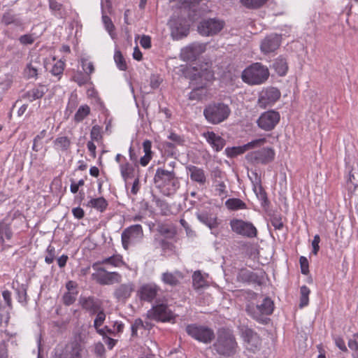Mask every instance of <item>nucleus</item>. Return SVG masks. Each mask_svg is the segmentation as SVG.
Instances as JSON below:
<instances>
[{
    "label": "nucleus",
    "mask_w": 358,
    "mask_h": 358,
    "mask_svg": "<svg viewBox=\"0 0 358 358\" xmlns=\"http://www.w3.org/2000/svg\"><path fill=\"white\" fill-rule=\"evenodd\" d=\"M48 90V88L46 85L39 84L25 92L23 95V98L29 102H32L36 99H41Z\"/></svg>",
    "instance_id": "5701e85b"
},
{
    "label": "nucleus",
    "mask_w": 358,
    "mask_h": 358,
    "mask_svg": "<svg viewBox=\"0 0 358 358\" xmlns=\"http://www.w3.org/2000/svg\"><path fill=\"white\" fill-rule=\"evenodd\" d=\"M310 294V290L307 286L303 285L301 287V288H300V303H299V307L301 308L308 305Z\"/></svg>",
    "instance_id": "e433bc0d"
},
{
    "label": "nucleus",
    "mask_w": 358,
    "mask_h": 358,
    "mask_svg": "<svg viewBox=\"0 0 358 358\" xmlns=\"http://www.w3.org/2000/svg\"><path fill=\"white\" fill-rule=\"evenodd\" d=\"M230 113L229 107L222 103H210L203 110V115L206 120L213 124L224 121L227 119Z\"/></svg>",
    "instance_id": "20e7f679"
},
{
    "label": "nucleus",
    "mask_w": 358,
    "mask_h": 358,
    "mask_svg": "<svg viewBox=\"0 0 358 358\" xmlns=\"http://www.w3.org/2000/svg\"><path fill=\"white\" fill-rule=\"evenodd\" d=\"M271 223L275 229L280 230L283 227L282 217L279 215H273L271 218Z\"/></svg>",
    "instance_id": "680f3d73"
},
{
    "label": "nucleus",
    "mask_w": 358,
    "mask_h": 358,
    "mask_svg": "<svg viewBox=\"0 0 358 358\" xmlns=\"http://www.w3.org/2000/svg\"><path fill=\"white\" fill-rule=\"evenodd\" d=\"M348 182L355 188L358 187V168H352L350 171Z\"/></svg>",
    "instance_id": "3c124183"
},
{
    "label": "nucleus",
    "mask_w": 358,
    "mask_h": 358,
    "mask_svg": "<svg viewBox=\"0 0 358 358\" xmlns=\"http://www.w3.org/2000/svg\"><path fill=\"white\" fill-rule=\"evenodd\" d=\"M334 342L336 345L343 352H346L348 350L344 340L341 337H336L334 338Z\"/></svg>",
    "instance_id": "774afa93"
},
{
    "label": "nucleus",
    "mask_w": 358,
    "mask_h": 358,
    "mask_svg": "<svg viewBox=\"0 0 358 358\" xmlns=\"http://www.w3.org/2000/svg\"><path fill=\"white\" fill-rule=\"evenodd\" d=\"M158 232L163 236H173L174 235L173 230L164 224H161L157 227Z\"/></svg>",
    "instance_id": "bf43d9fd"
},
{
    "label": "nucleus",
    "mask_w": 358,
    "mask_h": 358,
    "mask_svg": "<svg viewBox=\"0 0 358 358\" xmlns=\"http://www.w3.org/2000/svg\"><path fill=\"white\" fill-rule=\"evenodd\" d=\"M146 317L157 322H170L174 318V314L164 303L152 306L146 313Z\"/></svg>",
    "instance_id": "f8f14e48"
},
{
    "label": "nucleus",
    "mask_w": 358,
    "mask_h": 358,
    "mask_svg": "<svg viewBox=\"0 0 358 358\" xmlns=\"http://www.w3.org/2000/svg\"><path fill=\"white\" fill-rule=\"evenodd\" d=\"M225 26V22L218 18H209L201 21L198 25V32L203 36H212L220 33Z\"/></svg>",
    "instance_id": "0eeeda50"
},
{
    "label": "nucleus",
    "mask_w": 358,
    "mask_h": 358,
    "mask_svg": "<svg viewBox=\"0 0 358 358\" xmlns=\"http://www.w3.org/2000/svg\"><path fill=\"white\" fill-rule=\"evenodd\" d=\"M186 331L194 339L206 344L210 343L215 338L213 330L206 326L189 324L186 327Z\"/></svg>",
    "instance_id": "423d86ee"
},
{
    "label": "nucleus",
    "mask_w": 358,
    "mask_h": 358,
    "mask_svg": "<svg viewBox=\"0 0 358 358\" xmlns=\"http://www.w3.org/2000/svg\"><path fill=\"white\" fill-rule=\"evenodd\" d=\"M201 77L203 78L206 80L210 81L214 78V73L211 70L206 68L201 71Z\"/></svg>",
    "instance_id": "69168bd1"
},
{
    "label": "nucleus",
    "mask_w": 358,
    "mask_h": 358,
    "mask_svg": "<svg viewBox=\"0 0 358 358\" xmlns=\"http://www.w3.org/2000/svg\"><path fill=\"white\" fill-rule=\"evenodd\" d=\"M79 303L82 308L92 315L96 314L102 308L101 301L93 296H80Z\"/></svg>",
    "instance_id": "aec40b11"
},
{
    "label": "nucleus",
    "mask_w": 358,
    "mask_h": 358,
    "mask_svg": "<svg viewBox=\"0 0 358 358\" xmlns=\"http://www.w3.org/2000/svg\"><path fill=\"white\" fill-rule=\"evenodd\" d=\"M13 233L9 224L4 222H0V240L2 243L6 241H9L12 238Z\"/></svg>",
    "instance_id": "72a5a7b5"
},
{
    "label": "nucleus",
    "mask_w": 358,
    "mask_h": 358,
    "mask_svg": "<svg viewBox=\"0 0 358 358\" xmlns=\"http://www.w3.org/2000/svg\"><path fill=\"white\" fill-rule=\"evenodd\" d=\"M17 299L19 303L25 306L27 303V288L24 285H21L16 289Z\"/></svg>",
    "instance_id": "37998d69"
},
{
    "label": "nucleus",
    "mask_w": 358,
    "mask_h": 358,
    "mask_svg": "<svg viewBox=\"0 0 358 358\" xmlns=\"http://www.w3.org/2000/svg\"><path fill=\"white\" fill-rule=\"evenodd\" d=\"M2 296L3 300L5 301L6 305L12 308V298H11V292L8 290H4L2 292Z\"/></svg>",
    "instance_id": "338daca9"
},
{
    "label": "nucleus",
    "mask_w": 358,
    "mask_h": 358,
    "mask_svg": "<svg viewBox=\"0 0 358 358\" xmlns=\"http://www.w3.org/2000/svg\"><path fill=\"white\" fill-rule=\"evenodd\" d=\"M85 350L77 341L70 342L64 346L58 345L55 349L52 358H83Z\"/></svg>",
    "instance_id": "39448f33"
},
{
    "label": "nucleus",
    "mask_w": 358,
    "mask_h": 358,
    "mask_svg": "<svg viewBox=\"0 0 358 358\" xmlns=\"http://www.w3.org/2000/svg\"><path fill=\"white\" fill-rule=\"evenodd\" d=\"M206 90L203 87L194 89L189 94L190 100H201L206 95Z\"/></svg>",
    "instance_id": "09e8293b"
},
{
    "label": "nucleus",
    "mask_w": 358,
    "mask_h": 358,
    "mask_svg": "<svg viewBox=\"0 0 358 358\" xmlns=\"http://www.w3.org/2000/svg\"><path fill=\"white\" fill-rule=\"evenodd\" d=\"M19 41L22 45H31L35 41L34 34H27L22 35L19 38Z\"/></svg>",
    "instance_id": "13d9d810"
},
{
    "label": "nucleus",
    "mask_w": 358,
    "mask_h": 358,
    "mask_svg": "<svg viewBox=\"0 0 358 358\" xmlns=\"http://www.w3.org/2000/svg\"><path fill=\"white\" fill-rule=\"evenodd\" d=\"M213 348L216 353L223 357H231L235 355L238 343L233 332L227 329H220Z\"/></svg>",
    "instance_id": "f03ea898"
},
{
    "label": "nucleus",
    "mask_w": 358,
    "mask_h": 358,
    "mask_svg": "<svg viewBox=\"0 0 358 358\" xmlns=\"http://www.w3.org/2000/svg\"><path fill=\"white\" fill-rule=\"evenodd\" d=\"M24 75L27 78H36L38 76L37 66L33 65L32 63L28 64L24 69Z\"/></svg>",
    "instance_id": "864d4df0"
},
{
    "label": "nucleus",
    "mask_w": 358,
    "mask_h": 358,
    "mask_svg": "<svg viewBox=\"0 0 358 358\" xmlns=\"http://www.w3.org/2000/svg\"><path fill=\"white\" fill-rule=\"evenodd\" d=\"M141 328L145 329L146 327L144 325V323L141 318H137L131 324V335L133 336H136L138 330Z\"/></svg>",
    "instance_id": "052dcab7"
},
{
    "label": "nucleus",
    "mask_w": 358,
    "mask_h": 358,
    "mask_svg": "<svg viewBox=\"0 0 358 358\" xmlns=\"http://www.w3.org/2000/svg\"><path fill=\"white\" fill-rule=\"evenodd\" d=\"M206 49V44L194 43L185 47L181 50L180 57L184 61H192L204 52Z\"/></svg>",
    "instance_id": "dca6fc26"
},
{
    "label": "nucleus",
    "mask_w": 358,
    "mask_h": 358,
    "mask_svg": "<svg viewBox=\"0 0 358 358\" xmlns=\"http://www.w3.org/2000/svg\"><path fill=\"white\" fill-rule=\"evenodd\" d=\"M64 69V63L59 60L57 61L52 68L51 73L54 76H60L63 73Z\"/></svg>",
    "instance_id": "4d7b16f0"
},
{
    "label": "nucleus",
    "mask_w": 358,
    "mask_h": 358,
    "mask_svg": "<svg viewBox=\"0 0 358 358\" xmlns=\"http://www.w3.org/2000/svg\"><path fill=\"white\" fill-rule=\"evenodd\" d=\"M280 120V115L278 112L269 110L261 114L257 120V124L261 129L269 131L276 127Z\"/></svg>",
    "instance_id": "ddd939ff"
},
{
    "label": "nucleus",
    "mask_w": 358,
    "mask_h": 358,
    "mask_svg": "<svg viewBox=\"0 0 358 358\" xmlns=\"http://www.w3.org/2000/svg\"><path fill=\"white\" fill-rule=\"evenodd\" d=\"M171 36L174 40H180L187 36L189 31V25L187 20H171Z\"/></svg>",
    "instance_id": "f3484780"
},
{
    "label": "nucleus",
    "mask_w": 358,
    "mask_h": 358,
    "mask_svg": "<svg viewBox=\"0 0 358 358\" xmlns=\"http://www.w3.org/2000/svg\"><path fill=\"white\" fill-rule=\"evenodd\" d=\"M203 136L215 152L220 151L225 145V140L213 131H207Z\"/></svg>",
    "instance_id": "4be33fe9"
},
{
    "label": "nucleus",
    "mask_w": 358,
    "mask_h": 358,
    "mask_svg": "<svg viewBox=\"0 0 358 358\" xmlns=\"http://www.w3.org/2000/svg\"><path fill=\"white\" fill-rule=\"evenodd\" d=\"M225 206L227 208L232 210L245 209L246 208L245 203L240 199H229L226 201Z\"/></svg>",
    "instance_id": "f704fd0d"
},
{
    "label": "nucleus",
    "mask_w": 358,
    "mask_h": 358,
    "mask_svg": "<svg viewBox=\"0 0 358 358\" xmlns=\"http://www.w3.org/2000/svg\"><path fill=\"white\" fill-rule=\"evenodd\" d=\"M87 206L94 208L101 212H103L106 209L108 206V202L103 197L91 199L87 203Z\"/></svg>",
    "instance_id": "7c9ffc66"
},
{
    "label": "nucleus",
    "mask_w": 358,
    "mask_h": 358,
    "mask_svg": "<svg viewBox=\"0 0 358 358\" xmlns=\"http://www.w3.org/2000/svg\"><path fill=\"white\" fill-rule=\"evenodd\" d=\"M134 290V285L132 282L121 284L115 289L113 296L120 301H125L131 296Z\"/></svg>",
    "instance_id": "412c9836"
},
{
    "label": "nucleus",
    "mask_w": 358,
    "mask_h": 358,
    "mask_svg": "<svg viewBox=\"0 0 358 358\" xmlns=\"http://www.w3.org/2000/svg\"><path fill=\"white\" fill-rule=\"evenodd\" d=\"M143 231L141 225L134 224L126 228L122 233V243L125 250L142 240Z\"/></svg>",
    "instance_id": "1a4fd4ad"
},
{
    "label": "nucleus",
    "mask_w": 358,
    "mask_h": 358,
    "mask_svg": "<svg viewBox=\"0 0 358 358\" xmlns=\"http://www.w3.org/2000/svg\"><path fill=\"white\" fill-rule=\"evenodd\" d=\"M96 314V317L94 321V326L97 329V331L100 334H103V331L101 329H98V328L103 324L106 319V314L103 311V308H101L100 310L97 311Z\"/></svg>",
    "instance_id": "c03bdc74"
},
{
    "label": "nucleus",
    "mask_w": 358,
    "mask_h": 358,
    "mask_svg": "<svg viewBox=\"0 0 358 358\" xmlns=\"http://www.w3.org/2000/svg\"><path fill=\"white\" fill-rule=\"evenodd\" d=\"M300 265H301V273L303 274H308L309 272L308 269V262L306 257H301L299 259Z\"/></svg>",
    "instance_id": "e2e57ef3"
},
{
    "label": "nucleus",
    "mask_w": 358,
    "mask_h": 358,
    "mask_svg": "<svg viewBox=\"0 0 358 358\" xmlns=\"http://www.w3.org/2000/svg\"><path fill=\"white\" fill-rule=\"evenodd\" d=\"M81 65L83 71L87 75H90L94 71L93 63L87 58H81Z\"/></svg>",
    "instance_id": "5fc2aeb1"
},
{
    "label": "nucleus",
    "mask_w": 358,
    "mask_h": 358,
    "mask_svg": "<svg viewBox=\"0 0 358 358\" xmlns=\"http://www.w3.org/2000/svg\"><path fill=\"white\" fill-rule=\"evenodd\" d=\"M193 286L199 289L208 286V282L200 271H195L192 275Z\"/></svg>",
    "instance_id": "2f4dec72"
},
{
    "label": "nucleus",
    "mask_w": 358,
    "mask_h": 358,
    "mask_svg": "<svg viewBox=\"0 0 358 358\" xmlns=\"http://www.w3.org/2000/svg\"><path fill=\"white\" fill-rule=\"evenodd\" d=\"M229 224L232 231L238 235L248 238H255L257 236V228L250 222L233 219L230 221Z\"/></svg>",
    "instance_id": "9b49d317"
},
{
    "label": "nucleus",
    "mask_w": 358,
    "mask_h": 358,
    "mask_svg": "<svg viewBox=\"0 0 358 358\" xmlns=\"http://www.w3.org/2000/svg\"><path fill=\"white\" fill-rule=\"evenodd\" d=\"M273 67L281 76H285L287 71V62L283 58H278L273 64Z\"/></svg>",
    "instance_id": "58836bf2"
},
{
    "label": "nucleus",
    "mask_w": 358,
    "mask_h": 358,
    "mask_svg": "<svg viewBox=\"0 0 358 358\" xmlns=\"http://www.w3.org/2000/svg\"><path fill=\"white\" fill-rule=\"evenodd\" d=\"M102 264L96 262L92 264V268L94 272L92 274V278L97 283L103 285L108 271L102 266Z\"/></svg>",
    "instance_id": "bb28decb"
},
{
    "label": "nucleus",
    "mask_w": 358,
    "mask_h": 358,
    "mask_svg": "<svg viewBox=\"0 0 358 358\" xmlns=\"http://www.w3.org/2000/svg\"><path fill=\"white\" fill-rule=\"evenodd\" d=\"M281 36L277 34L266 36L261 42L260 50L264 54L275 51L280 45Z\"/></svg>",
    "instance_id": "a211bd4d"
},
{
    "label": "nucleus",
    "mask_w": 358,
    "mask_h": 358,
    "mask_svg": "<svg viewBox=\"0 0 358 358\" xmlns=\"http://www.w3.org/2000/svg\"><path fill=\"white\" fill-rule=\"evenodd\" d=\"M2 23L5 25H9L13 24L15 27L20 28L21 31H23L24 24L20 18H17L15 15L8 12L5 13L2 17Z\"/></svg>",
    "instance_id": "c85d7f7f"
},
{
    "label": "nucleus",
    "mask_w": 358,
    "mask_h": 358,
    "mask_svg": "<svg viewBox=\"0 0 358 358\" xmlns=\"http://www.w3.org/2000/svg\"><path fill=\"white\" fill-rule=\"evenodd\" d=\"M280 92L275 87H267L259 94L258 105L262 108L273 105L280 97Z\"/></svg>",
    "instance_id": "2eb2a0df"
},
{
    "label": "nucleus",
    "mask_w": 358,
    "mask_h": 358,
    "mask_svg": "<svg viewBox=\"0 0 358 358\" xmlns=\"http://www.w3.org/2000/svg\"><path fill=\"white\" fill-rule=\"evenodd\" d=\"M71 138L66 136H58L53 141V147L55 150L61 152H67L71 146Z\"/></svg>",
    "instance_id": "393cba45"
},
{
    "label": "nucleus",
    "mask_w": 358,
    "mask_h": 358,
    "mask_svg": "<svg viewBox=\"0 0 358 358\" xmlns=\"http://www.w3.org/2000/svg\"><path fill=\"white\" fill-rule=\"evenodd\" d=\"M273 309V301L268 297L264 298L260 304H250L247 306L248 313L257 321L261 320L263 315H271Z\"/></svg>",
    "instance_id": "6e6552de"
},
{
    "label": "nucleus",
    "mask_w": 358,
    "mask_h": 358,
    "mask_svg": "<svg viewBox=\"0 0 358 358\" xmlns=\"http://www.w3.org/2000/svg\"><path fill=\"white\" fill-rule=\"evenodd\" d=\"M153 180L156 187L165 196L174 194L180 186L179 178L173 170L158 168Z\"/></svg>",
    "instance_id": "f257e3e1"
},
{
    "label": "nucleus",
    "mask_w": 358,
    "mask_h": 358,
    "mask_svg": "<svg viewBox=\"0 0 358 358\" xmlns=\"http://www.w3.org/2000/svg\"><path fill=\"white\" fill-rule=\"evenodd\" d=\"M214 187L216 195L226 196L227 194V187L224 180H214Z\"/></svg>",
    "instance_id": "79ce46f5"
},
{
    "label": "nucleus",
    "mask_w": 358,
    "mask_h": 358,
    "mask_svg": "<svg viewBox=\"0 0 358 358\" xmlns=\"http://www.w3.org/2000/svg\"><path fill=\"white\" fill-rule=\"evenodd\" d=\"M160 291V287L155 283H147L143 285L138 291L141 300L152 302Z\"/></svg>",
    "instance_id": "6ab92c4d"
},
{
    "label": "nucleus",
    "mask_w": 358,
    "mask_h": 358,
    "mask_svg": "<svg viewBox=\"0 0 358 358\" xmlns=\"http://www.w3.org/2000/svg\"><path fill=\"white\" fill-rule=\"evenodd\" d=\"M197 218L201 222L208 227L210 229L215 228L218 225L217 217L212 215L208 213H200L197 214Z\"/></svg>",
    "instance_id": "c756f323"
},
{
    "label": "nucleus",
    "mask_w": 358,
    "mask_h": 358,
    "mask_svg": "<svg viewBox=\"0 0 358 358\" xmlns=\"http://www.w3.org/2000/svg\"><path fill=\"white\" fill-rule=\"evenodd\" d=\"M182 278L183 275L182 273L178 271L174 272L167 271L162 274L161 280L166 285L176 286L180 283V281Z\"/></svg>",
    "instance_id": "a878e982"
},
{
    "label": "nucleus",
    "mask_w": 358,
    "mask_h": 358,
    "mask_svg": "<svg viewBox=\"0 0 358 358\" xmlns=\"http://www.w3.org/2000/svg\"><path fill=\"white\" fill-rule=\"evenodd\" d=\"M266 143V139L265 138H258V139L252 141L248 143L247 144H245L244 147L246 149V150H248L252 149L255 148L261 147L263 145H264Z\"/></svg>",
    "instance_id": "6e6d98bb"
},
{
    "label": "nucleus",
    "mask_w": 358,
    "mask_h": 358,
    "mask_svg": "<svg viewBox=\"0 0 358 358\" xmlns=\"http://www.w3.org/2000/svg\"><path fill=\"white\" fill-rule=\"evenodd\" d=\"M238 330L248 349L255 350L261 345V339L254 330L245 325L238 327Z\"/></svg>",
    "instance_id": "4468645a"
},
{
    "label": "nucleus",
    "mask_w": 358,
    "mask_h": 358,
    "mask_svg": "<svg viewBox=\"0 0 358 358\" xmlns=\"http://www.w3.org/2000/svg\"><path fill=\"white\" fill-rule=\"evenodd\" d=\"M187 173L189 174L192 181L203 185L206 182V176L203 169L196 166H189L187 167Z\"/></svg>",
    "instance_id": "b1692460"
},
{
    "label": "nucleus",
    "mask_w": 358,
    "mask_h": 358,
    "mask_svg": "<svg viewBox=\"0 0 358 358\" xmlns=\"http://www.w3.org/2000/svg\"><path fill=\"white\" fill-rule=\"evenodd\" d=\"M246 151L244 145L238 146V147H233V148H227L225 150V152L228 157H234L238 155H241Z\"/></svg>",
    "instance_id": "603ef678"
},
{
    "label": "nucleus",
    "mask_w": 358,
    "mask_h": 358,
    "mask_svg": "<svg viewBox=\"0 0 358 358\" xmlns=\"http://www.w3.org/2000/svg\"><path fill=\"white\" fill-rule=\"evenodd\" d=\"M275 155V150L272 148H264L250 152L245 157L248 162L254 164H267L273 161Z\"/></svg>",
    "instance_id": "9d476101"
},
{
    "label": "nucleus",
    "mask_w": 358,
    "mask_h": 358,
    "mask_svg": "<svg viewBox=\"0 0 358 358\" xmlns=\"http://www.w3.org/2000/svg\"><path fill=\"white\" fill-rule=\"evenodd\" d=\"M101 6H102V10L103 11L104 5L102 3ZM102 22L104 24L106 30L108 32L110 36L112 38H113L114 35H115V33H114L115 26H114L111 19L108 16L106 15L103 12L102 14Z\"/></svg>",
    "instance_id": "ea45409f"
},
{
    "label": "nucleus",
    "mask_w": 358,
    "mask_h": 358,
    "mask_svg": "<svg viewBox=\"0 0 358 358\" xmlns=\"http://www.w3.org/2000/svg\"><path fill=\"white\" fill-rule=\"evenodd\" d=\"M122 281V275L117 272L108 271L103 285H110L120 283Z\"/></svg>",
    "instance_id": "a19ab883"
},
{
    "label": "nucleus",
    "mask_w": 358,
    "mask_h": 358,
    "mask_svg": "<svg viewBox=\"0 0 358 358\" xmlns=\"http://www.w3.org/2000/svg\"><path fill=\"white\" fill-rule=\"evenodd\" d=\"M121 176L127 184L128 180L134 178V167L129 162L120 164Z\"/></svg>",
    "instance_id": "cd10ccee"
},
{
    "label": "nucleus",
    "mask_w": 358,
    "mask_h": 358,
    "mask_svg": "<svg viewBox=\"0 0 358 358\" xmlns=\"http://www.w3.org/2000/svg\"><path fill=\"white\" fill-rule=\"evenodd\" d=\"M320 242V237L318 234H316L313 237V240L312 241V247H313V251L312 252L317 255L319 250H320V245L319 243Z\"/></svg>",
    "instance_id": "0e129e2a"
},
{
    "label": "nucleus",
    "mask_w": 358,
    "mask_h": 358,
    "mask_svg": "<svg viewBox=\"0 0 358 358\" xmlns=\"http://www.w3.org/2000/svg\"><path fill=\"white\" fill-rule=\"evenodd\" d=\"M253 190L258 199L261 201H265L267 199L266 193L264 190L259 181L253 182Z\"/></svg>",
    "instance_id": "de8ad7c7"
},
{
    "label": "nucleus",
    "mask_w": 358,
    "mask_h": 358,
    "mask_svg": "<svg viewBox=\"0 0 358 358\" xmlns=\"http://www.w3.org/2000/svg\"><path fill=\"white\" fill-rule=\"evenodd\" d=\"M114 60L117 65V67L120 71H125L127 70V65L126 63V61L124 58L123 57L122 53L119 50H116L114 54Z\"/></svg>",
    "instance_id": "a18cd8bd"
},
{
    "label": "nucleus",
    "mask_w": 358,
    "mask_h": 358,
    "mask_svg": "<svg viewBox=\"0 0 358 358\" xmlns=\"http://www.w3.org/2000/svg\"><path fill=\"white\" fill-rule=\"evenodd\" d=\"M268 0H240L241 3L249 9H257L263 6Z\"/></svg>",
    "instance_id": "4c0bfd02"
},
{
    "label": "nucleus",
    "mask_w": 358,
    "mask_h": 358,
    "mask_svg": "<svg viewBox=\"0 0 358 358\" xmlns=\"http://www.w3.org/2000/svg\"><path fill=\"white\" fill-rule=\"evenodd\" d=\"M99 262H101L103 265L108 264L113 267H120L124 264L122 260V257L120 255H113Z\"/></svg>",
    "instance_id": "473e14b6"
},
{
    "label": "nucleus",
    "mask_w": 358,
    "mask_h": 358,
    "mask_svg": "<svg viewBox=\"0 0 358 358\" xmlns=\"http://www.w3.org/2000/svg\"><path fill=\"white\" fill-rule=\"evenodd\" d=\"M90 113V108L87 105H82L79 107L74 115V121L82 122Z\"/></svg>",
    "instance_id": "c9c22d12"
},
{
    "label": "nucleus",
    "mask_w": 358,
    "mask_h": 358,
    "mask_svg": "<svg viewBox=\"0 0 358 358\" xmlns=\"http://www.w3.org/2000/svg\"><path fill=\"white\" fill-rule=\"evenodd\" d=\"M268 68L259 62L247 67L241 74L243 81L250 85H261L268 78Z\"/></svg>",
    "instance_id": "7ed1b4c3"
},
{
    "label": "nucleus",
    "mask_w": 358,
    "mask_h": 358,
    "mask_svg": "<svg viewBox=\"0 0 358 358\" xmlns=\"http://www.w3.org/2000/svg\"><path fill=\"white\" fill-rule=\"evenodd\" d=\"M78 294V290H73L72 292H65L62 297L64 304L66 306H70L73 304L76 300Z\"/></svg>",
    "instance_id": "49530a36"
},
{
    "label": "nucleus",
    "mask_w": 358,
    "mask_h": 358,
    "mask_svg": "<svg viewBox=\"0 0 358 358\" xmlns=\"http://www.w3.org/2000/svg\"><path fill=\"white\" fill-rule=\"evenodd\" d=\"M101 127L99 125L92 127L90 131V138L92 141L101 142L102 140Z\"/></svg>",
    "instance_id": "8fccbe9b"
}]
</instances>
